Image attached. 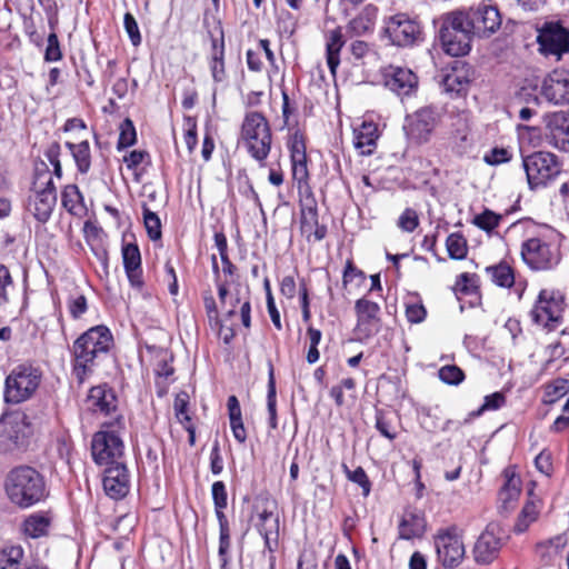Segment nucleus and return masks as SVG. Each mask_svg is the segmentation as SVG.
Listing matches in <instances>:
<instances>
[{
  "mask_svg": "<svg viewBox=\"0 0 569 569\" xmlns=\"http://www.w3.org/2000/svg\"><path fill=\"white\" fill-rule=\"evenodd\" d=\"M143 222L150 239L158 240L161 238L160 219L146 206H143Z\"/></svg>",
  "mask_w": 569,
  "mask_h": 569,
  "instance_id": "3c124183",
  "label": "nucleus"
},
{
  "mask_svg": "<svg viewBox=\"0 0 569 569\" xmlns=\"http://www.w3.org/2000/svg\"><path fill=\"white\" fill-rule=\"evenodd\" d=\"M137 133L133 122L130 119H124L120 124V134L118 139V149L128 148L136 143Z\"/></svg>",
  "mask_w": 569,
  "mask_h": 569,
  "instance_id": "864d4df0",
  "label": "nucleus"
},
{
  "mask_svg": "<svg viewBox=\"0 0 569 569\" xmlns=\"http://www.w3.org/2000/svg\"><path fill=\"white\" fill-rule=\"evenodd\" d=\"M435 547L438 559L445 567H456L463 559L465 545L456 527L439 530L435 536Z\"/></svg>",
  "mask_w": 569,
  "mask_h": 569,
  "instance_id": "2eb2a0df",
  "label": "nucleus"
},
{
  "mask_svg": "<svg viewBox=\"0 0 569 569\" xmlns=\"http://www.w3.org/2000/svg\"><path fill=\"white\" fill-rule=\"evenodd\" d=\"M66 146L71 151L77 168L81 173H87L91 166L90 146L87 140L79 143L67 142Z\"/></svg>",
  "mask_w": 569,
  "mask_h": 569,
  "instance_id": "e433bc0d",
  "label": "nucleus"
},
{
  "mask_svg": "<svg viewBox=\"0 0 569 569\" xmlns=\"http://www.w3.org/2000/svg\"><path fill=\"white\" fill-rule=\"evenodd\" d=\"M61 57H62V54H61L58 37L54 32H51L48 36L44 59L47 61H58L61 59Z\"/></svg>",
  "mask_w": 569,
  "mask_h": 569,
  "instance_id": "e2e57ef3",
  "label": "nucleus"
},
{
  "mask_svg": "<svg viewBox=\"0 0 569 569\" xmlns=\"http://www.w3.org/2000/svg\"><path fill=\"white\" fill-rule=\"evenodd\" d=\"M123 26L133 46L141 43V34L134 17L127 12L123 17Z\"/></svg>",
  "mask_w": 569,
  "mask_h": 569,
  "instance_id": "052dcab7",
  "label": "nucleus"
},
{
  "mask_svg": "<svg viewBox=\"0 0 569 569\" xmlns=\"http://www.w3.org/2000/svg\"><path fill=\"white\" fill-rule=\"evenodd\" d=\"M486 271L491 281L501 288H510L515 283V272L507 263L488 267Z\"/></svg>",
  "mask_w": 569,
  "mask_h": 569,
  "instance_id": "58836bf2",
  "label": "nucleus"
},
{
  "mask_svg": "<svg viewBox=\"0 0 569 569\" xmlns=\"http://www.w3.org/2000/svg\"><path fill=\"white\" fill-rule=\"evenodd\" d=\"M4 489L9 500L20 508L32 507L48 495L43 477L29 466H19L10 470Z\"/></svg>",
  "mask_w": 569,
  "mask_h": 569,
  "instance_id": "f03ea898",
  "label": "nucleus"
},
{
  "mask_svg": "<svg viewBox=\"0 0 569 569\" xmlns=\"http://www.w3.org/2000/svg\"><path fill=\"white\" fill-rule=\"evenodd\" d=\"M218 296L221 309L224 311L227 317H232L236 313L237 307L241 306L244 300L241 298L239 290L231 292L223 283L218 284Z\"/></svg>",
  "mask_w": 569,
  "mask_h": 569,
  "instance_id": "ea45409f",
  "label": "nucleus"
},
{
  "mask_svg": "<svg viewBox=\"0 0 569 569\" xmlns=\"http://www.w3.org/2000/svg\"><path fill=\"white\" fill-rule=\"evenodd\" d=\"M446 109L443 106L430 104L421 107L405 117L402 130L412 144H423L430 141L435 130L442 122Z\"/></svg>",
  "mask_w": 569,
  "mask_h": 569,
  "instance_id": "20e7f679",
  "label": "nucleus"
},
{
  "mask_svg": "<svg viewBox=\"0 0 569 569\" xmlns=\"http://www.w3.org/2000/svg\"><path fill=\"white\" fill-rule=\"evenodd\" d=\"M506 402V397L502 392H493L485 397L483 405L478 409L477 416L481 415L485 411L498 410Z\"/></svg>",
  "mask_w": 569,
  "mask_h": 569,
  "instance_id": "bf43d9fd",
  "label": "nucleus"
},
{
  "mask_svg": "<svg viewBox=\"0 0 569 569\" xmlns=\"http://www.w3.org/2000/svg\"><path fill=\"white\" fill-rule=\"evenodd\" d=\"M418 77L407 68L393 69V93H396L401 102L406 104L418 91Z\"/></svg>",
  "mask_w": 569,
  "mask_h": 569,
  "instance_id": "5701e85b",
  "label": "nucleus"
},
{
  "mask_svg": "<svg viewBox=\"0 0 569 569\" xmlns=\"http://www.w3.org/2000/svg\"><path fill=\"white\" fill-rule=\"evenodd\" d=\"M91 453L94 462L100 466L122 462L123 442L116 431L100 430L92 437Z\"/></svg>",
  "mask_w": 569,
  "mask_h": 569,
  "instance_id": "ddd939ff",
  "label": "nucleus"
},
{
  "mask_svg": "<svg viewBox=\"0 0 569 569\" xmlns=\"http://www.w3.org/2000/svg\"><path fill=\"white\" fill-rule=\"evenodd\" d=\"M569 393V380L557 378L545 386L543 402L552 405Z\"/></svg>",
  "mask_w": 569,
  "mask_h": 569,
  "instance_id": "37998d69",
  "label": "nucleus"
},
{
  "mask_svg": "<svg viewBox=\"0 0 569 569\" xmlns=\"http://www.w3.org/2000/svg\"><path fill=\"white\" fill-rule=\"evenodd\" d=\"M103 490L112 499L123 498L129 492V473L123 462L104 466Z\"/></svg>",
  "mask_w": 569,
  "mask_h": 569,
  "instance_id": "6ab92c4d",
  "label": "nucleus"
},
{
  "mask_svg": "<svg viewBox=\"0 0 569 569\" xmlns=\"http://www.w3.org/2000/svg\"><path fill=\"white\" fill-rule=\"evenodd\" d=\"M378 16V8L367 4L361 12L349 21L346 32L349 37H360L371 31Z\"/></svg>",
  "mask_w": 569,
  "mask_h": 569,
  "instance_id": "cd10ccee",
  "label": "nucleus"
},
{
  "mask_svg": "<svg viewBox=\"0 0 569 569\" xmlns=\"http://www.w3.org/2000/svg\"><path fill=\"white\" fill-rule=\"evenodd\" d=\"M240 138L248 153L257 161L262 162L269 156L272 136L269 122L262 113H246Z\"/></svg>",
  "mask_w": 569,
  "mask_h": 569,
  "instance_id": "7ed1b4c3",
  "label": "nucleus"
},
{
  "mask_svg": "<svg viewBox=\"0 0 569 569\" xmlns=\"http://www.w3.org/2000/svg\"><path fill=\"white\" fill-rule=\"evenodd\" d=\"M212 499L214 507L226 508L227 507V490L222 481H216L211 488Z\"/></svg>",
  "mask_w": 569,
  "mask_h": 569,
  "instance_id": "69168bd1",
  "label": "nucleus"
},
{
  "mask_svg": "<svg viewBox=\"0 0 569 569\" xmlns=\"http://www.w3.org/2000/svg\"><path fill=\"white\" fill-rule=\"evenodd\" d=\"M24 556L21 546H6L0 549V569H18Z\"/></svg>",
  "mask_w": 569,
  "mask_h": 569,
  "instance_id": "79ce46f5",
  "label": "nucleus"
},
{
  "mask_svg": "<svg viewBox=\"0 0 569 569\" xmlns=\"http://www.w3.org/2000/svg\"><path fill=\"white\" fill-rule=\"evenodd\" d=\"M53 517L49 511H39L29 515L22 522L21 529L26 537L38 539L49 532Z\"/></svg>",
  "mask_w": 569,
  "mask_h": 569,
  "instance_id": "a878e982",
  "label": "nucleus"
},
{
  "mask_svg": "<svg viewBox=\"0 0 569 569\" xmlns=\"http://www.w3.org/2000/svg\"><path fill=\"white\" fill-rule=\"evenodd\" d=\"M230 530H220L219 535V559H220V567L221 569H227V566L229 563L230 557H229V550H230Z\"/></svg>",
  "mask_w": 569,
  "mask_h": 569,
  "instance_id": "6e6d98bb",
  "label": "nucleus"
},
{
  "mask_svg": "<svg viewBox=\"0 0 569 569\" xmlns=\"http://www.w3.org/2000/svg\"><path fill=\"white\" fill-rule=\"evenodd\" d=\"M405 313L411 323H419L425 320L427 311L417 296H408L405 301Z\"/></svg>",
  "mask_w": 569,
  "mask_h": 569,
  "instance_id": "c03bdc74",
  "label": "nucleus"
},
{
  "mask_svg": "<svg viewBox=\"0 0 569 569\" xmlns=\"http://www.w3.org/2000/svg\"><path fill=\"white\" fill-rule=\"evenodd\" d=\"M41 378V370L32 365L23 363L14 367L6 378V402L17 405L30 399L39 388Z\"/></svg>",
  "mask_w": 569,
  "mask_h": 569,
  "instance_id": "423d86ee",
  "label": "nucleus"
},
{
  "mask_svg": "<svg viewBox=\"0 0 569 569\" xmlns=\"http://www.w3.org/2000/svg\"><path fill=\"white\" fill-rule=\"evenodd\" d=\"M497 525L490 523L477 539L473 547L475 560L478 563L492 562L501 548V537Z\"/></svg>",
  "mask_w": 569,
  "mask_h": 569,
  "instance_id": "a211bd4d",
  "label": "nucleus"
},
{
  "mask_svg": "<svg viewBox=\"0 0 569 569\" xmlns=\"http://www.w3.org/2000/svg\"><path fill=\"white\" fill-rule=\"evenodd\" d=\"M540 509L541 506L539 500H528L516 520L515 531L517 533L527 531V529L538 519Z\"/></svg>",
  "mask_w": 569,
  "mask_h": 569,
  "instance_id": "f704fd0d",
  "label": "nucleus"
},
{
  "mask_svg": "<svg viewBox=\"0 0 569 569\" xmlns=\"http://www.w3.org/2000/svg\"><path fill=\"white\" fill-rule=\"evenodd\" d=\"M31 436V426L22 412L6 413L0 418V452L24 448Z\"/></svg>",
  "mask_w": 569,
  "mask_h": 569,
  "instance_id": "9d476101",
  "label": "nucleus"
},
{
  "mask_svg": "<svg viewBox=\"0 0 569 569\" xmlns=\"http://www.w3.org/2000/svg\"><path fill=\"white\" fill-rule=\"evenodd\" d=\"M14 290V282L11 273L4 264H0V306L9 302L10 295Z\"/></svg>",
  "mask_w": 569,
  "mask_h": 569,
  "instance_id": "de8ad7c7",
  "label": "nucleus"
},
{
  "mask_svg": "<svg viewBox=\"0 0 569 569\" xmlns=\"http://www.w3.org/2000/svg\"><path fill=\"white\" fill-rule=\"evenodd\" d=\"M511 158L510 151L505 148H493L483 157L486 163L497 166L508 162Z\"/></svg>",
  "mask_w": 569,
  "mask_h": 569,
  "instance_id": "680f3d73",
  "label": "nucleus"
},
{
  "mask_svg": "<svg viewBox=\"0 0 569 569\" xmlns=\"http://www.w3.org/2000/svg\"><path fill=\"white\" fill-rule=\"evenodd\" d=\"M209 68L214 82L222 83L227 81V71L224 66V42L223 34L220 39H212Z\"/></svg>",
  "mask_w": 569,
  "mask_h": 569,
  "instance_id": "473e14b6",
  "label": "nucleus"
},
{
  "mask_svg": "<svg viewBox=\"0 0 569 569\" xmlns=\"http://www.w3.org/2000/svg\"><path fill=\"white\" fill-rule=\"evenodd\" d=\"M438 376L442 382L451 386H457L465 379L463 371L456 365H447L441 367L438 371Z\"/></svg>",
  "mask_w": 569,
  "mask_h": 569,
  "instance_id": "603ef678",
  "label": "nucleus"
},
{
  "mask_svg": "<svg viewBox=\"0 0 569 569\" xmlns=\"http://www.w3.org/2000/svg\"><path fill=\"white\" fill-rule=\"evenodd\" d=\"M545 123L549 143L562 152H569V110L546 114Z\"/></svg>",
  "mask_w": 569,
  "mask_h": 569,
  "instance_id": "f3484780",
  "label": "nucleus"
},
{
  "mask_svg": "<svg viewBox=\"0 0 569 569\" xmlns=\"http://www.w3.org/2000/svg\"><path fill=\"white\" fill-rule=\"evenodd\" d=\"M188 403H189V396L187 392L182 391L176 396L174 402H173V409H174L177 419L181 423L190 422V417L187 413Z\"/></svg>",
  "mask_w": 569,
  "mask_h": 569,
  "instance_id": "13d9d810",
  "label": "nucleus"
},
{
  "mask_svg": "<svg viewBox=\"0 0 569 569\" xmlns=\"http://www.w3.org/2000/svg\"><path fill=\"white\" fill-rule=\"evenodd\" d=\"M505 482L499 491L498 499L501 507L508 510L518 500L521 493V479L512 470L503 472Z\"/></svg>",
  "mask_w": 569,
  "mask_h": 569,
  "instance_id": "7c9ffc66",
  "label": "nucleus"
},
{
  "mask_svg": "<svg viewBox=\"0 0 569 569\" xmlns=\"http://www.w3.org/2000/svg\"><path fill=\"white\" fill-rule=\"evenodd\" d=\"M447 251L450 258L452 259H463L467 256L468 247L467 241L460 233H451L448 236L447 241Z\"/></svg>",
  "mask_w": 569,
  "mask_h": 569,
  "instance_id": "a18cd8bd",
  "label": "nucleus"
},
{
  "mask_svg": "<svg viewBox=\"0 0 569 569\" xmlns=\"http://www.w3.org/2000/svg\"><path fill=\"white\" fill-rule=\"evenodd\" d=\"M56 202L57 193L51 174L48 171H38L34 181V193L29 201V210L37 220L46 222L50 218Z\"/></svg>",
  "mask_w": 569,
  "mask_h": 569,
  "instance_id": "9b49d317",
  "label": "nucleus"
},
{
  "mask_svg": "<svg viewBox=\"0 0 569 569\" xmlns=\"http://www.w3.org/2000/svg\"><path fill=\"white\" fill-rule=\"evenodd\" d=\"M38 2L44 10V12L48 17L49 24L53 29L54 24L58 21V11H59L58 1L57 0H38Z\"/></svg>",
  "mask_w": 569,
  "mask_h": 569,
  "instance_id": "774afa93",
  "label": "nucleus"
},
{
  "mask_svg": "<svg viewBox=\"0 0 569 569\" xmlns=\"http://www.w3.org/2000/svg\"><path fill=\"white\" fill-rule=\"evenodd\" d=\"M288 148L290 151L292 177L299 184L306 183L309 173L303 136L298 131L291 134Z\"/></svg>",
  "mask_w": 569,
  "mask_h": 569,
  "instance_id": "412c9836",
  "label": "nucleus"
},
{
  "mask_svg": "<svg viewBox=\"0 0 569 569\" xmlns=\"http://www.w3.org/2000/svg\"><path fill=\"white\" fill-rule=\"evenodd\" d=\"M112 341L110 330L104 326H97L73 342V375L80 383L92 372L96 360L110 350Z\"/></svg>",
  "mask_w": 569,
  "mask_h": 569,
  "instance_id": "f257e3e1",
  "label": "nucleus"
},
{
  "mask_svg": "<svg viewBox=\"0 0 569 569\" xmlns=\"http://www.w3.org/2000/svg\"><path fill=\"white\" fill-rule=\"evenodd\" d=\"M62 204L73 214H79L83 211V198L76 184L67 186L62 191Z\"/></svg>",
  "mask_w": 569,
  "mask_h": 569,
  "instance_id": "a19ab883",
  "label": "nucleus"
},
{
  "mask_svg": "<svg viewBox=\"0 0 569 569\" xmlns=\"http://www.w3.org/2000/svg\"><path fill=\"white\" fill-rule=\"evenodd\" d=\"M267 408L269 412V426L276 429L277 422V397H276V383L273 378V369L269 372L268 395H267Z\"/></svg>",
  "mask_w": 569,
  "mask_h": 569,
  "instance_id": "49530a36",
  "label": "nucleus"
},
{
  "mask_svg": "<svg viewBox=\"0 0 569 569\" xmlns=\"http://www.w3.org/2000/svg\"><path fill=\"white\" fill-rule=\"evenodd\" d=\"M317 227V203L311 196H308L301 200V229L303 232H312Z\"/></svg>",
  "mask_w": 569,
  "mask_h": 569,
  "instance_id": "c9c22d12",
  "label": "nucleus"
},
{
  "mask_svg": "<svg viewBox=\"0 0 569 569\" xmlns=\"http://www.w3.org/2000/svg\"><path fill=\"white\" fill-rule=\"evenodd\" d=\"M566 545L567 538L563 535H557L547 541L537 543L536 551L540 558L550 561L562 551Z\"/></svg>",
  "mask_w": 569,
  "mask_h": 569,
  "instance_id": "4c0bfd02",
  "label": "nucleus"
},
{
  "mask_svg": "<svg viewBox=\"0 0 569 569\" xmlns=\"http://www.w3.org/2000/svg\"><path fill=\"white\" fill-rule=\"evenodd\" d=\"M540 97L552 106L569 103V71L553 70L541 82Z\"/></svg>",
  "mask_w": 569,
  "mask_h": 569,
  "instance_id": "dca6fc26",
  "label": "nucleus"
},
{
  "mask_svg": "<svg viewBox=\"0 0 569 569\" xmlns=\"http://www.w3.org/2000/svg\"><path fill=\"white\" fill-rule=\"evenodd\" d=\"M365 281L366 274L353 264L351 259H348L343 270V287L346 289H348L349 286L359 287Z\"/></svg>",
  "mask_w": 569,
  "mask_h": 569,
  "instance_id": "09e8293b",
  "label": "nucleus"
},
{
  "mask_svg": "<svg viewBox=\"0 0 569 569\" xmlns=\"http://www.w3.org/2000/svg\"><path fill=\"white\" fill-rule=\"evenodd\" d=\"M552 238L553 232L548 231L522 242L521 257L530 269L548 270L559 263V246Z\"/></svg>",
  "mask_w": 569,
  "mask_h": 569,
  "instance_id": "39448f33",
  "label": "nucleus"
},
{
  "mask_svg": "<svg viewBox=\"0 0 569 569\" xmlns=\"http://www.w3.org/2000/svg\"><path fill=\"white\" fill-rule=\"evenodd\" d=\"M88 407L93 412L109 415L117 408V398L107 386L92 387L88 395Z\"/></svg>",
  "mask_w": 569,
  "mask_h": 569,
  "instance_id": "b1692460",
  "label": "nucleus"
},
{
  "mask_svg": "<svg viewBox=\"0 0 569 569\" xmlns=\"http://www.w3.org/2000/svg\"><path fill=\"white\" fill-rule=\"evenodd\" d=\"M455 289L457 292L471 293L476 289L475 277L469 273H461L456 281Z\"/></svg>",
  "mask_w": 569,
  "mask_h": 569,
  "instance_id": "338daca9",
  "label": "nucleus"
},
{
  "mask_svg": "<svg viewBox=\"0 0 569 569\" xmlns=\"http://www.w3.org/2000/svg\"><path fill=\"white\" fill-rule=\"evenodd\" d=\"M68 309L73 319H79L87 311V299L84 296L70 297Z\"/></svg>",
  "mask_w": 569,
  "mask_h": 569,
  "instance_id": "0e129e2a",
  "label": "nucleus"
},
{
  "mask_svg": "<svg viewBox=\"0 0 569 569\" xmlns=\"http://www.w3.org/2000/svg\"><path fill=\"white\" fill-rule=\"evenodd\" d=\"M356 311L358 316V330L363 331L366 336L376 332L378 329L377 316L379 306L367 299H359L356 302Z\"/></svg>",
  "mask_w": 569,
  "mask_h": 569,
  "instance_id": "393cba45",
  "label": "nucleus"
},
{
  "mask_svg": "<svg viewBox=\"0 0 569 569\" xmlns=\"http://www.w3.org/2000/svg\"><path fill=\"white\" fill-rule=\"evenodd\" d=\"M258 531L264 539L266 548L269 549L270 552L278 545V536H279V518L273 515L272 511L263 510L259 513V521L257 523Z\"/></svg>",
  "mask_w": 569,
  "mask_h": 569,
  "instance_id": "c85d7f7f",
  "label": "nucleus"
},
{
  "mask_svg": "<svg viewBox=\"0 0 569 569\" xmlns=\"http://www.w3.org/2000/svg\"><path fill=\"white\" fill-rule=\"evenodd\" d=\"M427 528L425 513L417 508L407 509L398 526V537L403 540L420 539Z\"/></svg>",
  "mask_w": 569,
  "mask_h": 569,
  "instance_id": "4be33fe9",
  "label": "nucleus"
},
{
  "mask_svg": "<svg viewBox=\"0 0 569 569\" xmlns=\"http://www.w3.org/2000/svg\"><path fill=\"white\" fill-rule=\"evenodd\" d=\"M501 220V216L495 213L493 211L486 209L481 213L477 214L473 218V224L485 230L487 232L492 231L495 228L499 226Z\"/></svg>",
  "mask_w": 569,
  "mask_h": 569,
  "instance_id": "8fccbe9b",
  "label": "nucleus"
},
{
  "mask_svg": "<svg viewBox=\"0 0 569 569\" xmlns=\"http://www.w3.org/2000/svg\"><path fill=\"white\" fill-rule=\"evenodd\" d=\"M537 41L540 52L559 61L569 52V30L558 21H547L538 30Z\"/></svg>",
  "mask_w": 569,
  "mask_h": 569,
  "instance_id": "f8f14e48",
  "label": "nucleus"
},
{
  "mask_svg": "<svg viewBox=\"0 0 569 569\" xmlns=\"http://www.w3.org/2000/svg\"><path fill=\"white\" fill-rule=\"evenodd\" d=\"M422 40L420 23L406 13L393 16V46L411 47Z\"/></svg>",
  "mask_w": 569,
  "mask_h": 569,
  "instance_id": "aec40b11",
  "label": "nucleus"
},
{
  "mask_svg": "<svg viewBox=\"0 0 569 569\" xmlns=\"http://www.w3.org/2000/svg\"><path fill=\"white\" fill-rule=\"evenodd\" d=\"M463 11H456L445 19L439 37L442 49L451 57H462L470 51L471 38Z\"/></svg>",
  "mask_w": 569,
  "mask_h": 569,
  "instance_id": "0eeeda50",
  "label": "nucleus"
},
{
  "mask_svg": "<svg viewBox=\"0 0 569 569\" xmlns=\"http://www.w3.org/2000/svg\"><path fill=\"white\" fill-rule=\"evenodd\" d=\"M565 306V295L560 290L545 288L539 291L530 317L536 325L552 331L562 323Z\"/></svg>",
  "mask_w": 569,
  "mask_h": 569,
  "instance_id": "6e6552de",
  "label": "nucleus"
},
{
  "mask_svg": "<svg viewBox=\"0 0 569 569\" xmlns=\"http://www.w3.org/2000/svg\"><path fill=\"white\" fill-rule=\"evenodd\" d=\"M378 139V127L373 122L363 121L353 129V146L361 154H371Z\"/></svg>",
  "mask_w": 569,
  "mask_h": 569,
  "instance_id": "bb28decb",
  "label": "nucleus"
},
{
  "mask_svg": "<svg viewBox=\"0 0 569 569\" xmlns=\"http://www.w3.org/2000/svg\"><path fill=\"white\" fill-rule=\"evenodd\" d=\"M530 189L546 187L560 172L561 164L557 156L550 152L538 151L522 159Z\"/></svg>",
  "mask_w": 569,
  "mask_h": 569,
  "instance_id": "1a4fd4ad",
  "label": "nucleus"
},
{
  "mask_svg": "<svg viewBox=\"0 0 569 569\" xmlns=\"http://www.w3.org/2000/svg\"><path fill=\"white\" fill-rule=\"evenodd\" d=\"M345 44V40L342 38V32L340 28H336L333 30H330L327 33V43H326V51H327V63L330 69V72L332 74H336L337 68L340 63V50L342 49Z\"/></svg>",
  "mask_w": 569,
  "mask_h": 569,
  "instance_id": "72a5a7b5",
  "label": "nucleus"
},
{
  "mask_svg": "<svg viewBox=\"0 0 569 569\" xmlns=\"http://www.w3.org/2000/svg\"><path fill=\"white\" fill-rule=\"evenodd\" d=\"M398 227L405 232H412L419 226V216L412 208H407L398 218Z\"/></svg>",
  "mask_w": 569,
  "mask_h": 569,
  "instance_id": "5fc2aeb1",
  "label": "nucleus"
},
{
  "mask_svg": "<svg viewBox=\"0 0 569 569\" xmlns=\"http://www.w3.org/2000/svg\"><path fill=\"white\" fill-rule=\"evenodd\" d=\"M463 13L468 28L478 37H490L501 26V16L498 8L488 2H481L477 8H470Z\"/></svg>",
  "mask_w": 569,
  "mask_h": 569,
  "instance_id": "4468645a",
  "label": "nucleus"
},
{
  "mask_svg": "<svg viewBox=\"0 0 569 569\" xmlns=\"http://www.w3.org/2000/svg\"><path fill=\"white\" fill-rule=\"evenodd\" d=\"M441 86L448 93L460 94L469 86L468 70L456 62V66L442 76Z\"/></svg>",
  "mask_w": 569,
  "mask_h": 569,
  "instance_id": "2f4dec72",
  "label": "nucleus"
},
{
  "mask_svg": "<svg viewBox=\"0 0 569 569\" xmlns=\"http://www.w3.org/2000/svg\"><path fill=\"white\" fill-rule=\"evenodd\" d=\"M122 259L126 273L132 286H141V256L137 244L127 243L122 247Z\"/></svg>",
  "mask_w": 569,
  "mask_h": 569,
  "instance_id": "c756f323",
  "label": "nucleus"
},
{
  "mask_svg": "<svg viewBox=\"0 0 569 569\" xmlns=\"http://www.w3.org/2000/svg\"><path fill=\"white\" fill-rule=\"evenodd\" d=\"M343 469L347 475V478L350 481L359 485L362 488L363 495L368 496L370 492V483L365 470L361 467H358L355 470H350L346 465H343Z\"/></svg>",
  "mask_w": 569,
  "mask_h": 569,
  "instance_id": "4d7b16f0",
  "label": "nucleus"
}]
</instances>
